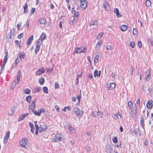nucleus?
Returning <instances> with one entry per match:
<instances>
[{
  "instance_id": "f257e3e1",
  "label": "nucleus",
  "mask_w": 153,
  "mask_h": 153,
  "mask_svg": "<svg viewBox=\"0 0 153 153\" xmlns=\"http://www.w3.org/2000/svg\"><path fill=\"white\" fill-rule=\"evenodd\" d=\"M36 99H35L32 102L30 105L29 106V110L30 109H31L32 112L34 113L35 115L39 116L41 115V111H39V110H38L37 112L34 110L35 108V102H36Z\"/></svg>"
},
{
  "instance_id": "f03ea898",
  "label": "nucleus",
  "mask_w": 153,
  "mask_h": 153,
  "mask_svg": "<svg viewBox=\"0 0 153 153\" xmlns=\"http://www.w3.org/2000/svg\"><path fill=\"white\" fill-rule=\"evenodd\" d=\"M21 75V72L19 70L17 74V80H14V82H15V83L13 85V86H12L11 88L12 89H13L14 88H15V87L16 86V84H18L19 83Z\"/></svg>"
},
{
  "instance_id": "7ed1b4c3",
  "label": "nucleus",
  "mask_w": 153,
  "mask_h": 153,
  "mask_svg": "<svg viewBox=\"0 0 153 153\" xmlns=\"http://www.w3.org/2000/svg\"><path fill=\"white\" fill-rule=\"evenodd\" d=\"M87 51V48L85 47H81L80 48H76L74 51L75 53H86Z\"/></svg>"
},
{
  "instance_id": "20e7f679",
  "label": "nucleus",
  "mask_w": 153,
  "mask_h": 153,
  "mask_svg": "<svg viewBox=\"0 0 153 153\" xmlns=\"http://www.w3.org/2000/svg\"><path fill=\"white\" fill-rule=\"evenodd\" d=\"M74 111L77 117L79 118L82 117V115L83 113V111L80 110L78 108H74Z\"/></svg>"
},
{
  "instance_id": "39448f33",
  "label": "nucleus",
  "mask_w": 153,
  "mask_h": 153,
  "mask_svg": "<svg viewBox=\"0 0 153 153\" xmlns=\"http://www.w3.org/2000/svg\"><path fill=\"white\" fill-rule=\"evenodd\" d=\"M28 139L25 138H22L20 141V144L21 146L24 147L25 149H27L28 147L27 144Z\"/></svg>"
},
{
  "instance_id": "423d86ee",
  "label": "nucleus",
  "mask_w": 153,
  "mask_h": 153,
  "mask_svg": "<svg viewBox=\"0 0 153 153\" xmlns=\"http://www.w3.org/2000/svg\"><path fill=\"white\" fill-rule=\"evenodd\" d=\"M137 109V106L135 104L134 107L132 108L131 114L132 118H135L136 117Z\"/></svg>"
},
{
  "instance_id": "0eeeda50",
  "label": "nucleus",
  "mask_w": 153,
  "mask_h": 153,
  "mask_svg": "<svg viewBox=\"0 0 153 153\" xmlns=\"http://www.w3.org/2000/svg\"><path fill=\"white\" fill-rule=\"evenodd\" d=\"M80 6L82 10H85L87 7V1L86 0H80Z\"/></svg>"
},
{
  "instance_id": "6e6552de",
  "label": "nucleus",
  "mask_w": 153,
  "mask_h": 153,
  "mask_svg": "<svg viewBox=\"0 0 153 153\" xmlns=\"http://www.w3.org/2000/svg\"><path fill=\"white\" fill-rule=\"evenodd\" d=\"M92 116L97 118H99L100 117L103 118V114L100 111H93L92 113Z\"/></svg>"
},
{
  "instance_id": "1a4fd4ad",
  "label": "nucleus",
  "mask_w": 153,
  "mask_h": 153,
  "mask_svg": "<svg viewBox=\"0 0 153 153\" xmlns=\"http://www.w3.org/2000/svg\"><path fill=\"white\" fill-rule=\"evenodd\" d=\"M103 5V7L106 11H108L110 10L111 7L108 2L106 1H104Z\"/></svg>"
},
{
  "instance_id": "9d476101",
  "label": "nucleus",
  "mask_w": 153,
  "mask_h": 153,
  "mask_svg": "<svg viewBox=\"0 0 153 153\" xmlns=\"http://www.w3.org/2000/svg\"><path fill=\"white\" fill-rule=\"evenodd\" d=\"M151 71L150 69H148V70H147L146 72V80L147 82H148L150 81L151 78Z\"/></svg>"
},
{
  "instance_id": "9b49d317",
  "label": "nucleus",
  "mask_w": 153,
  "mask_h": 153,
  "mask_svg": "<svg viewBox=\"0 0 153 153\" xmlns=\"http://www.w3.org/2000/svg\"><path fill=\"white\" fill-rule=\"evenodd\" d=\"M113 151V148L111 146L109 145H108L105 146V151L106 153H111Z\"/></svg>"
},
{
  "instance_id": "f8f14e48",
  "label": "nucleus",
  "mask_w": 153,
  "mask_h": 153,
  "mask_svg": "<svg viewBox=\"0 0 153 153\" xmlns=\"http://www.w3.org/2000/svg\"><path fill=\"white\" fill-rule=\"evenodd\" d=\"M98 23V22L97 19H92L89 23V26H97Z\"/></svg>"
},
{
  "instance_id": "ddd939ff",
  "label": "nucleus",
  "mask_w": 153,
  "mask_h": 153,
  "mask_svg": "<svg viewBox=\"0 0 153 153\" xmlns=\"http://www.w3.org/2000/svg\"><path fill=\"white\" fill-rule=\"evenodd\" d=\"M45 69L44 68L42 67L40 69L38 70L36 72V74L37 75H40L43 73H45Z\"/></svg>"
},
{
  "instance_id": "4468645a",
  "label": "nucleus",
  "mask_w": 153,
  "mask_h": 153,
  "mask_svg": "<svg viewBox=\"0 0 153 153\" xmlns=\"http://www.w3.org/2000/svg\"><path fill=\"white\" fill-rule=\"evenodd\" d=\"M153 105V102L152 100H149L146 104V106L149 109L152 108Z\"/></svg>"
},
{
  "instance_id": "2eb2a0df",
  "label": "nucleus",
  "mask_w": 153,
  "mask_h": 153,
  "mask_svg": "<svg viewBox=\"0 0 153 153\" xmlns=\"http://www.w3.org/2000/svg\"><path fill=\"white\" fill-rule=\"evenodd\" d=\"M116 87L115 84L113 82H111L108 85V87L110 90L114 89Z\"/></svg>"
},
{
  "instance_id": "dca6fc26",
  "label": "nucleus",
  "mask_w": 153,
  "mask_h": 153,
  "mask_svg": "<svg viewBox=\"0 0 153 153\" xmlns=\"http://www.w3.org/2000/svg\"><path fill=\"white\" fill-rule=\"evenodd\" d=\"M39 128L40 129L39 130V132H42L45 131L48 128L47 126L46 125H44L42 126H40Z\"/></svg>"
},
{
  "instance_id": "f3484780",
  "label": "nucleus",
  "mask_w": 153,
  "mask_h": 153,
  "mask_svg": "<svg viewBox=\"0 0 153 153\" xmlns=\"http://www.w3.org/2000/svg\"><path fill=\"white\" fill-rule=\"evenodd\" d=\"M33 35H32L30 36L29 37L27 43V46H28L31 45L33 40Z\"/></svg>"
},
{
  "instance_id": "a211bd4d",
  "label": "nucleus",
  "mask_w": 153,
  "mask_h": 153,
  "mask_svg": "<svg viewBox=\"0 0 153 153\" xmlns=\"http://www.w3.org/2000/svg\"><path fill=\"white\" fill-rule=\"evenodd\" d=\"M121 118V115L120 114L119 111H118L117 113L114 116V119L116 120H118Z\"/></svg>"
},
{
  "instance_id": "6ab92c4d",
  "label": "nucleus",
  "mask_w": 153,
  "mask_h": 153,
  "mask_svg": "<svg viewBox=\"0 0 153 153\" xmlns=\"http://www.w3.org/2000/svg\"><path fill=\"white\" fill-rule=\"evenodd\" d=\"M19 59H20V61H22V58L24 59L25 57V54L24 52L22 51L19 52Z\"/></svg>"
},
{
  "instance_id": "aec40b11",
  "label": "nucleus",
  "mask_w": 153,
  "mask_h": 153,
  "mask_svg": "<svg viewBox=\"0 0 153 153\" xmlns=\"http://www.w3.org/2000/svg\"><path fill=\"white\" fill-rule=\"evenodd\" d=\"M62 135L61 134H57L56 135V140H55L56 141H60L62 139Z\"/></svg>"
},
{
  "instance_id": "412c9836",
  "label": "nucleus",
  "mask_w": 153,
  "mask_h": 153,
  "mask_svg": "<svg viewBox=\"0 0 153 153\" xmlns=\"http://www.w3.org/2000/svg\"><path fill=\"white\" fill-rule=\"evenodd\" d=\"M38 22L41 24L45 25L47 23L46 19L44 18H40L38 20Z\"/></svg>"
},
{
  "instance_id": "4be33fe9",
  "label": "nucleus",
  "mask_w": 153,
  "mask_h": 153,
  "mask_svg": "<svg viewBox=\"0 0 153 153\" xmlns=\"http://www.w3.org/2000/svg\"><path fill=\"white\" fill-rule=\"evenodd\" d=\"M140 131V129L138 128H135L132 132V134L133 135H137L139 132Z\"/></svg>"
},
{
  "instance_id": "5701e85b",
  "label": "nucleus",
  "mask_w": 153,
  "mask_h": 153,
  "mask_svg": "<svg viewBox=\"0 0 153 153\" xmlns=\"http://www.w3.org/2000/svg\"><path fill=\"white\" fill-rule=\"evenodd\" d=\"M120 28L122 31H125L127 30V26L126 25H122L120 26Z\"/></svg>"
},
{
  "instance_id": "b1692460",
  "label": "nucleus",
  "mask_w": 153,
  "mask_h": 153,
  "mask_svg": "<svg viewBox=\"0 0 153 153\" xmlns=\"http://www.w3.org/2000/svg\"><path fill=\"white\" fill-rule=\"evenodd\" d=\"M46 37V35L45 34V33H42L38 40H40L41 41L43 42V41L45 39Z\"/></svg>"
},
{
  "instance_id": "393cba45",
  "label": "nucleus",
  "mask_w": 153,
  "mask_h": 153,
  "mask_svg": "<svg viewBox=\"0 0 153 153\" xmlns=\"http://www.w3.org/2000/svg\"><path fill=\"white\" fill-rule=\"evenodd\" d=\"M102 41L101 40L96 45V47L97 50H99L102 47Z\"/></svg>"
},
{
  "instance_id": "a878e982",
  "label": "nucleus",
  "mask_w": 153,
  "mask_h": 153,
  "mask_svg": "<svg viewBox=\"0 0 153 153\" xmlns=\"http://www.w3.org/2000/svg\"><path fill=\"white\" fill-rule=\"evenodd\" d=\"M73 14L74 15L73 17V19H75V22L77 21L79 15V12H76Z\"/></svg>"
},
{
  "instance_id": "bb28decb",
  "label": "nucleus",
  "mask_w": 153,
  "mask_h": 153,
  "mask_svg": "<svg viewBox=\"0 0 153 153\" xmlns=\"http://www.w3.org/2000/svg\"><path fill=\"white\" fill-rule=\"evenodd\" d=\"M128 109L129 110H131L133 106L132 102L131 101H130L128 102Z\"/></svg>"
},
{
  "instance_id": "cd10ccee",
  "label": "nucleus",
  "mask_w": 153,
  "mask_h": 153,
  "mask_svg": "<svg viewBox=\"0 0 153 153\" xmlns=\"http://www.w3.org/2000/svg\"><path fill=\"white\" fill-rule=\"evenodd\" d=\"M144 119L143 118V117H141V120L140 122V124L141 126H142L143 128L144 129Z\"/></svg>"
},
{
  "instance_id": "c85d7f7f",
  "label": "nucleus",
  "mask_w": 153,
  "mask_h": 153,
  "mask_svg": "<svg viewBox=\"0 0 153 153\" xmlns=\"http://www.w3.org/2000/svg\"><path fill=\"white\" fill-rule=\"evenodd\" d=\"M8 58V53L7 52V51L5 53V56L4 57V61H3V63H4V64H6L7 59Z\"/></svg>"
},
{
  "instance_id": "c756f323",
  "label": "nucleus",
  "mask_w": 153,
  "mask_h": 153,
  "mask_svg": "<svg viewBox=\"0 0 153 153\" xmlns=\"http://www.w3.org/2000/svg\"><path fill=\"white\" fill-rule=\"evenodd\" d=\"M27 7H28L27 4V3H26L25 4V6H23V7L24 10V12L25 14L27 13L28 11Z\"/></svg>"
},
{
  "instance_id": "7c9ffc66",
  "label": "nucleus",
  "mask_w": 153,
  "mask_h": 153,
  "mask_svg": "<svg viewBox=\"0 0 153 153\" xmlns=\"http://www.w3.org/2000/svg\"><path fill=\"white\" fill-rule=\"evenodd\" d=\"M32 99V97L31 95H29L26 97V101L29 103H30Z\"/></svg>"
},
{
  "instance_id": "2f4dec72",
  "label": "nucleus",
  "mask_w": 153,
  "mask_h": 153,
  "mask_svg": "<svg viewBox=\"0 0 153 153\" xmlns=\"http://www.w3.org/2000/svg\"><path fill=\"white\" fill-rule=\"evenodd\" d=\"M41 88L39 87H36L35 88H34V91L35 93H38L40 91Z\"/></svg>"
},
{
  "instance_id": "473e14b6",
  "label": "nucleus",
  "mask_w": 153,
  "mask_h": 153,
  "mask_svg": "<svg viewBox=\"0 0 153 153\" xmlns=\"http://www.w3.org/2000/svg\"><path fill=\"white\" fill-rule=\"evenodd\" d=\"M42 42L40 40H38L36 44V46L40 47L41 46L42 44Z\"/></svg>"
},
{
  "instance_id": "72a5a7b5",
  "label": "nucleus",
  "mask_w": 153,
  "mask_h": 153,
  "mask_svg": "<svg viewBox=\"0 0 153 153\" xmlns=\"http://www.w3.org/2000/svg\"><path fill=\"white\" fill-rule=\"evenodd\" d=\"M99 58V56L97 54H96L94 59V62L95 63H97L98 62Z\"/></svg>"
},
{
  "instance_id": "f704fd0d",
  "label": "nucleus",
  "mask_w": 153,
  "mask_h": 153,
  "mask_svg": "<svg viewBox=\"0 0 153 153\" xmlns=\"http://www.w3.org/2000/svg\"><path fill=\"white\" fill-rule=\"evenodd\" d=\"M146 5L147 7H149L151 5V1L150 0H146Z\"/></svg>"
},
{
  "instance_id": "c9c22d12",
  "label": "nucleus",
  "mask_w": 153,
  "mask_h": 153,
  "mask_svg": "<svg viewBox=\"0 0 153 153\" xmlns=\"http://www.w3.org/2000/svg\"><path fill=\"white\" fill-rule=\"evenodd\" d=\"M70 127H69V128H68V129L69 130H70V132H71V133H74L75 132V130L74 129V128L71 125L70 126H69Z\"/></svg>"
},
{
  "instance_id": "e433bc0d",
  "label": "nucleus",
  "mask_w": 153,
  "mask_h": 153,
  "mask_svg": "<svg viewBox=\"0 0 153 153\" xmlns=\"http://www.w3.org/2000/svg\"><path fill=\"white\" fill-rule=\"evenodd\" d=\"M44 79L42 77L39 80V82L41 85H42L44 82Z\"/></svg>"
},
{
  "instance_id": "4c0bfd02",
  "label": "nucleus",
  "mask_w": 153,
  "mask_h": 153,
  "mask_svg": "<svg viewBox=\"0 0 153 153\" xmlns=\"http://www.w3.org/2000/svg\"><path fill=\"white\" fill-rule=\"evenodd\" d=\"M10 132L9 131H8L6 133L4 138L8 139L10 137Z\"/></svg>"
},
{
  "instance_id": "58836bf2",
  "label": "nucleus",
  "mask_w": 153,
  "mask_h": 153,
  "mask_svg": "<svg viewBox=\"0 0 153 153\" xmlns=\"http://www.w3.org/2000/svg\"><path fill=\"white\" fill-rule=\"evenodd\" d=\"M10 110L11 111V113H9V114L10 115H12L13 114V113L15 111V108L14 107H12L11 108Z\"/></svg>"
},
{
  "instance_id": "ea45409f",
  "label": "nucleus",
  "mask_w": 153,
  "mask_h": 153,
  "mask_svg": "<svg viewBox=\"0 0 153 153\" xmlns=\"http://www.w3.org/2000/svg\"><path fill=\"white\" fill-rule=\"evenodd\" d=\"M77 21L75 22V19H73V20H70L69 21V23L71 25H73L74 23H76Z\"/></svg>"
},
{
  "instance_id": "a19ab883",
  "label": "nucleus",
  "mask_w": 153,
  "mask_h": 153,
  "mask_svg": "<svg viewBox=\"0 0 153 153\" xmlns=\"http://www.w3.org/2000/svg\"><path fill=\"white\" fill-rule=\"evenodd\" d=\"M148 42L150 43V45L152 46L153 45V40L152 38H149L148 40Z\"/></svg>"
},
{
  "instance_id": "79ce46f5",
  "label": "nucleus",
  "mask_w": 153,
  "mask_h": 153,
  "mask_svg": "<svg viewBox=\"0 0 153 153\" xmlns=\"http://www.w3.org/2000/svg\"><path fill=\"white\" fill-rule=\"evenodd\" d=\"M30 91L28 88H26L24 90V92L25 94H29L30 93Z\"/></svg>"
},
{
  "instance_id": "37998d69",
  "label": "nucleus",
  "mask_w": 153,
  "mask_h": 153,
  "mask_svg": "<svg viewBox=\"0 0 153 153\" xmlns=\"http://www.w3.org/2000/svg\"><path fill=\"white\" fill-rule=\"evenodd\" d=\"M40 47H39L36 46V48L35 49V54H37L38 52L39 51Z\"/></svg>"
},
{
  "instance_id": "c03bdc74",
  "label": "nucleus",
  "mask_w": 153,
  "mask_h": 153,
  "mask_svg": "<svg viewBox=\"0 0 153 153\" xmlns=\"http://www.w3.org/2000/svg\"><path fill=\"white\" fill-rule=\"evenodd\" d=\"M133 33L134 35H137L138 34L136 28H134L133 31Z\"/></svg>"
},
{
  "instance_id": "a18cd8bd",
  "label": "nucleus",
  "mask_w": 153,
  "mask_h": 153,
  "mask_svg": "<svg viewBox=\"0 0 153 153\" xmlns=\"http://www.w3.org/2000/svg\"><path fill=\"white\" fill-rule=\"evenodd\" d=\"M43 92L46 94H48V88L46 87H44L43 88Z\"/></svg>"
},
{
  "instance_id": "49530a36",
  "label": "nucleus",
  "mask_w": 153,
  "mask_h": 153,
  "mask_svg": "<svg viewBox=\"0 0 153 153\" xmlns=\"http://www.w3.org/2000/svg\"><path fill=\"white\" fill-rule=\"evenodd\" d=\"M5 64L4 63H3V65H1V71L0 72V74L2 73L4 69V67Z\"/></svg>"
},
{
  "instance_id": "de8ad7c7",
  "label": "nucleus",
  "mask_w": 153,
  "mask_h": 153,
  "mask_svg": "<svg viewBox=\"0 0 153 153\" xmlns=\"http://www.w3.org/2000/svg\"><path fill=\"white\" fill-rule=\"evenodd\" d=\"M24 118V116H23V114H22V115L19 116V117L18 118V121H20L22 120Z\"/></svg>"
},
{
  "instance_id": "09e8293b",
  "label": "nucleus",
  "mask_w": 153,
  "mask_h": 153,
  "mask_svg": "<svg viewBox=\"0 0 153 153\" xmlns=\"http://www.w3.org/2000/svg\"><path fill=\"white\" fill-rule=\"evenodd\" d=\"M81 91H80V93H79V95H78L77 96V97H76V98L77 99V100H78V103H79V102H80V100L81 99Z\"/></svg>"
},
{
  "instance_id": "8fccbe9b",
  "label": "nucleus",
  "mask_w": 153,
  "mask_h": 153,
  "mask_svg": "<svg viewBox=\"0 0 153 153\" xmlns=\"http://www.w3.org/2000/svg\"><path fill=\"white\" fill-rule=\"evenodd\" d=\"M98 71L96 69L94 70V76L95 77H96V76H97L98 75Z\"/></svg>"
},
{
  "instance_id": "3c124183",
  "label": "nucleus",
  "mask_w": 153,
  "mask_h": 153,
  "mask_svg": "<svg viewBox=\"0 0 153 153\" xmlns=\"http://www.w3.org/2000/svg\"><path fill=\"white\" fill-rule=\"evenodd\" d=\"M20 61H21L20 59H19V57H17L15 61V62L16 64H17Z\"/></svg>"
},
{
  "instance_id": "603ef678",
  "label": "nucleus",
  "mask_w": 153,
  "mask_h": 153,
  "mask_svg": "<svg viewBox=\"0 0 153 153\" xmlns=\"http://www.w3.org/2000/svg\"><path fill=\"white\" fill-rule=\"evenodd\" d=\"M130 69V74L131 75H133V72L134 70V67H131Z\"/></svg>"
},
{
  "instance_id": "864d4df0",
  "label": "nucleus",
  "mask_w": 153,
  "mask_h": 153,
  "mask_svg": "<svg viewBox=\"0 0 153 153\" xmlns=\"http://www.w3.org/2000/svg\"><path fill=\"white\" fill-rule=\"evenodd\" d=\"M113 141L114 143H117L118 141L117 137H114L113 139Z\"/></svg>"
},
{
  "instance_id": "5fc2aeb1",
  "label": "nucleus",
  "mask_w": 153,
  "mask_h": 153,
  "mask_svg": "<svg viewBox=\"0 0 153 153\" xmlns=\"http://www.w3.org/2000/svg\"><path fill=\"white\" fill-rule=\"evenodd\" d=\"M130 45L132 48H134L135 45V44L133 42H130Z\"/></svg>"
},
{
  "instance_id": "6e6d98bb",
  "label": "nucleus",
  "mask_w": 153,
  "mask_h": 153,
  "mask_svg": "<svg viewBox=\"0 0 153 153\" xmlns=\"http://www.w3.org/2000/svg\"><path fill=\"white\" fill-rule=\"evenodd\" d=\"M103 35V33H100L98 35L97 38L98 39H100L102 38V36Z\"/></svg>"
},
{
  "instance_id": "4d7b16f0",
  "label": "nucleus",
  "mask_w": 153,
  "mask_h": 153,
  "mask_svg": "<svg viewBox=\"0 0 153 153\" xmlns=\"http://www.w3.org/2000/svg\"><path fill=\"white\" fill-rule=\"evenodd\" d=\"M59 87V85L58 82H56L55 83V88L56 89L58 88Z\"/></svg>"
},
{
  "instance_id": "13d9d810",
  "label": "nucleus",
  "mask_w": 153,
  "mask_h": 153,
  "mask_svg": "<svg viewBox=\"0 0 153 153\" xmlns=\"http://www.w3.org/2000/svg\"><path fill=\"white\" fill-rule=\"evenodd\" d=\"M71 125L67 123H65V124L64 125V126L65 128L68 129L69 128V127H70L69 126H70Z\"/></svg>"
},
{
  "instance_id": "bf43d9fd",
  "label": "nucleus",
  "mask_w": 153,
  "mask_h": 153,
  "mask_svg": "<svg viewBox=\"0 0 153 153\" xmlns=\"http://www.w3.org/2000/svg\"><path fill=\"white\" fill-rule=\"evenodd\" d=\"M106 48L107 50H111L112 49V46L110 45H108L107 46Z\"/></svg>"
},
{
  "instance_id": "052dcab7",
  "label": "nucleus",
  "mask_w": 153,
  "mask_h": 153,
  "mask_svg": "<svg viewBox=\"0 0 153 153\" xmlns=\"http://www.w3.org/2000/svg\"><path fill=\"white\" fill-rule=\"evenodd\" d=\"M35 10V8H32L31 10V11H30V14H33L34 13Z\"/></svg>"
},
{
  "instance_id": "680f3d73",
  "label": "nucleus",
  "mask_w": 153,
  "mask_h": 153,
  "mask_svg": "<svg viewBox=\"0 0 153 153\" xmlns=\"http://www.w3.org/2000/svg\"><path fill=\"white\" fill-rule=\"evenodd\" d=\"M29 126H30L31 128H34V126L32 123L31 122H30L29 123Z\"/></svg>"
},
{
  "instance_id": "e2e57ef3",
  "label": "nucleus",
  "mask_w": 153,
  "mask_h": 153,
  "mask_svg": "<svg viewBox=\"0 0 153 153\" xmlns=\"http://www.w3.org/2000/svg\"><path fill=\"white\" fill-rule=\"evenodd\" d=\"M140 99L139 98L137 99V100L136 102V104H135L136 105V104H137L139 105L140 104Z\"/></svg>"
},
{
  "instance_id": "0e129e2a",
  "label": "nucleus",
  "mask_w": 153,
  "mask_h": 153,
  "mask_svg": "<svg viewBox=\"0 0 153 153\" xmlns=\"http://www.w3.org/2000/svg\"><path fill=\"white\" fill-rule=\"evenodd\" d=\"M138 45L139 48H141L142 46L141 42L140 41L138 42Z\"/></svg>"
},
{
  "instance_id": "69168bd1",
  "label": "nucleus",
  "mask_w": 153,
  "mask_h": 153,
  "mask_svg": "<svg viewBox=\"0 0 153 153\" xmlns=\"http://www.w3.org/2000/svg\"><path fill=\"white\" fill-rule=\"evenodd\" d=\"M23 36V33L20 34L18 36V37L19 39H21Z\"/></svg>"
},
{
  "instance_id": "338daca9",
  "label": "nucleus",
  "mask_w": 153,
  "mask_h": 153,
  "mask_svg": "<svg viewBox=\"0 0 153 153\" xmlns=\"http://www.w3.org/2000/svg\"><path fill=\"white\" fill-rule=\"evenodd\" d=\"M116 16L118 18L119 17H121L122 16V15L121 14H120L119 13V12H118L117 13H116Z\"/></svg>"
},
{
  "instance_id": "774afa93",
  "label": "nucleus",
  "mask_w": 153,
  "mask_h": 153,
  "mask_svg": "<svg viewBox=\"0 0 153 153\" xmlns=\"http://www.w3.org/2000/svg\"><path fill=\"white\" fill-rule=\"evenodd\" d=\"M87 76L91 79H92L93 78V75L90 74H87Z\"/></svg>"
}]
</instances>
